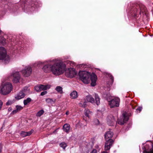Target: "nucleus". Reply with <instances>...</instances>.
Masks as SVG:
<instances>
[{
  "mask_svg": "<svg viewBox=\"0 0 153 153\" xmlns=\"http://www.w3.org/2000/svg\"><path fill=\"white\" fill-rule=\"evenodd\" d=\"M65 66L60 61H56L52 65L51 72L56 76L59 75L63 74L65 70Z\"/></svg>",
  "mask_w": 153,
  "mask_h": 153,
  "instance_id": "1",
  "label": "nucleus"
},
{
  "mask_svg": "<svg viewBox=\"0 0 153 153\" xmlns=\"http://www.w3.org/2000/svg\"><path fill=\"white\" fill-rule=\"evenodd\" d=\"M13 89L12 84L9 82H3L0 86V94L4 95L10 94Z\"/></svg>",
  "mask_w": 153,
  "mask_h": 153,
  "instance_id": "2",
  "label": "nucleus"
},
{
  "mask_svg": "<svg viewBox=\"0 0 153 153\" xmlns=\"http://www.w3.org/2000/svg\"><path fill=\"white\" fill-rule=\"evenodd\" d=\"M90 78L91 80V85L94 87L97 85L96 82L97 77L96 75L94 73H91L87 72V77Z\"/></svg>",
  "mask_w": 153,
  "mask_h": 153,
  "instance_id": "3",
  "label": "nucleus"
},
{
  "mask_svg": "<svg viewBox=\"0 0 153 153\" xmlns=\"http://www.w3.org/2000/svg\"><path fill=\"white\" fill-rule=\"evenodd\" d=\"M77 74L75 69L70 68L67 69L65 72V75L68 77L72 78L75 76Z\"/></svg>",
  "mask_w": 153,
  "mask_h": 153,
  "instance_id": "4",
  "label": "nucleus"
},
{
  "mask_svg": "<svg viewBox=\"0 0 153 153\" xmlns=\"http://www.w3.org/2000/svg\"><path fill=\"white\" fill-rule=\"evenodd\" d=\"M50 87L49 85H39L35 87V90L37 92L44 91L49 89Z\"/></svg>",
  "mask_w": 153,
  "mask_h": 153,
  "instance_id": "5",
  "label": "nucleus"
},
{
  "mask_svg": "<svg viewBox=\"0 0 153 153\" xmlns=\"http://www.w3.org/2000/svg\"><path fill=\"white\" fill-rule=\"evenodd\" d=\"M23 75L25 77H28L31 74L32 69L30 66L26 67L25 69L22 71Z\"/></svg>",
  "mask_w": 153,
  "mask_h": 153,
  "instance_id": "6",
  "label": "nucleus"
},
{
  "mask_svg": "<svg viewBox=\"0 0 153 153\" xmlns=\"http://www.w3.org/2000/svg\"><path fill=\"white\" fill-rule=\"evenodd\" d=\"M120 99L116 98L111 100L109 104L111 108L118 107L119 105Z\"/></svg>",
  "mask_w": 153,
  "mask_h": 153,
  "instance_id": "7",
  "label": "nucleus"
},
{
  "mask_svg": "<svg viewBox=\"0 0 153 153\" xmlns=\"http://www.w3.org/2000/svg\"><path fill=\"white\" fill-rule=\"evenodd\" d=\"M79 75L81 81L84 83H86V71H79Z\"/></svg>",
  "mask_w": 153,
  "mask_h": 153,
  "instance_id": "8",
  "label": "nucleus"
},
{
  "mask_svg": "<svg viewBox=\"0 0 153 153\" xmlns=\"http://www.w3.org/2000/svg\"><path fill=\"white\" fill-rule=\"evenodd\" d=\"M128 119V117L126 116L124 114H123L122 116L121 117L120 119H118L117 123L121 125L123 124L124 123L127 121Z\"/></svg>",
  "mask_w": 153,
  "mask_h": 153,
  "instance_id": "9",
  "label": "nucleus"
},
{
  "mask_svg": "<svg viewBox=\"0 0 153 153\" xmlns=\"http://www.w3.org/2000/svg\"><path fill=\"white\" fill-rule=\"evenodd\" d=\"M106 142L105 145V150H108L110 149L114 142L113 140H105Z\"/></svg>",
  "mask_w": 153,
  "mask_h": 153,
  "instance_id": "10",
  "label": "nucleus"
},
{
  "mask_svg": "<svg viewBox=\"0 0 153 153\" xmlns=\"http://www.w3.org/2000/svg\"><path fill=\"white\" fill-rule=\"evenodd\" d=\"M6 51L3 47H0V60L4 59L6 56Z\"/></svg>",
  "mask_w": 153,
  "mask_h": 153,
  "instance_id": "11",
  "label": "nucleus"
},
{
  "mask_svg": "<svg viewBox=\"0 0 153 153\" xmlns=\"http://www.w3.org/2000/svg\"><path fill=\"white\" fill-rule=\"evenodd\" d=\"M13 82L16 83L19 82L20 79V74L19 72H16L13 74Z\"/></svg>",
  "mask_w": 153,
  "mask_h": 153,
  "instance_id": "12",
  "label": "nucleus"
},
{
  "mask_svg": "<svg viewBox=\"0 0 153 153\" xmlns=\"http://www.w3.org/2000/svg\"><path fill=\"white\" fill-rule=\"evenodd\" d=\"M113 135V133L111 131L107 132L105 134V140H112L111 139Z\"/></svg>",
  "mask_w": 153,
  "mask_h": 153,
  "instance_id": "13",
  "label": "nucleus"
},
{
  "mask_svg": "<svg viewBox=\"0 0 153 153\" xmlns=\"http://www.w3.org/2000/svg\"><path fill=\"white\" fill-rule=\"evenodd\" d=\"M25 94L24 91H20L15 97V98L17 100H19L23 98L25 96Z\"/></svg>",
  "mask_w": 153,
  "mask_h": 153,
  "instance_id": "14",
  "label": "nucleus"
},
{
  "mask_svg": "<svg viewBox=\"0 0 153 153\" xmlns=\"http://www.w3.org/2000/svg\"><path fill=\"white\" fill-rule=\"evenodd\" d=\"M52 65L50 64H47L44 65L42 69L43 71L45 73H49L51 71Z\"/></svg>",
  "mask_w": 153,
  "mask_h": 153,
  "instance_id": "15",
  "label": "nucleus"
},
{
  "mask_svg": "<svg viewBox=\"0 0 153 153\" xmlns=\"http://www.w3.org/2000/svg\"><path fill=\"white\" fill-rule=\"evenodd\" d=\"M94 98L90 95H88L87 96V102H90L92 103L94 102Z\"/></svg>",
  "mask_w": 153,
  "mask_h": 153,
  "instance_id": "16",
  "label": "nucleus"
},
{
  "mask_svg": "<svg viewBox=\"0 0 153 153\" xmlns=\"http://www.w3.org/2000/svg\"><path fill=\"white\" fill-rule=\"evenodd\" d=\"M70 127V125L68 124H65L63 127L64 131L66 132H69Z\"/></svg>",
  "mask_w": 153,
  "mask_h": 153,
  "instance_id": "17",
  "label": "nucleus"
},
{
  "mask_svg": "<svg viewBox=\"0 0 153 153\" xmlns=\"http://www.w3.org/2000/svg\"><path fill=\"white\" fill-rule=\"evenodd\" d=\"M71 98L73 99L77 98L78 97V95L77 92L76 91H74L70 94Z\"/></svg>",
  "mask_w": 153,
  "mask_h": 153,
  "instance_id": "18",
  "label": "nucleus"
},
{
  "mask_svg": "<svg viewBox=\"0 0 153 153\" xmlns=\"http://www.w3.org/2000/svg\"><path fill=\"white\" fill-rule=\"evenodd\" d=\"M94 97L95 100V102L97 105H98L100 104V98L99 96L97 94H95Z\"/></svg>",
  "mask_w": 153,
  "mask_h": 153,
  "instance_id": "19",
  "label": "nucleus"
},
{
  "mask_svg": "<svg viewBox=\"0 0 153 153\" xmlns=\"http://www.w3.org/2000/svg\"><path fill=\"white\" fill-rule=\"evenodd\" d=\"M60 94H62L63 93L62 88L60 86H57L55 89Z\"/></svg>",
  "mask_w": 153,
  "mask_h": 153,
  "instance_id": "20",
  "label": "nucleus"
},
{
  "mask_svg": "<svg viewBox=\"0 0 153 153\" xmlns=\"http://www.w3.org/2000/svg\"><path fill=\"white\" fill-rule=\"evenodd\" d=\"M31 99L30 98H27L26 100H24V104L25 105H27L31 101Z\"/></svg>",
  "mask_w": 153,
  "mask_h": 153,
  "instance_id": "21",
  "label": "nucleus"
},
{
  "mask_svg": "<svg viewBox=\"0 0 153 153\" xmlns=\"http://www.w3.org/2000/svg\"><path fill=\"white\" fill-rule=\"evenodd\" d=\"M44 112V111L43 110H41L37 113L36 116L37 117H40L43 114Z\"/></svg>",
  "mask_w": 153,
  "mask_h": 153,
  "instance_id": "22",
  "label": "nucleus"
},
{
  "mask_svg": "<svg viewBox=\"0 0 153 153\" xmlns=\"http://www.w3.org/2000/svg\"><path fill=\"white\" fill-rule=\"evenodd\" d=\"M60 146L63 148L64 149H65V147L67 146L66 143L65 142H62L60 144Z\"/></svg>",
  "mask_w": 153,
  "mask_h": 153,
  "instance_id": "23",
  "label": "nucleus"
},
{
  "mask_svg": "<svg viewBox=\"0 0 153 153\" xmlns=\"http://www.w3.org/2000/svg\"><path fill=\"white\" fill-rule=\"evenodd\" d=\"M45 101L46 102L48 103H52L54 102L52 99L49 98L46 99Z\"/></svg>",
  "mask_w": 153,
  "mask_h": 153,
  "instance_id": "24",
  "label": "nucleus"
},
{
  "mask_svg": "<svg viewBox=\"0 0 153 153\" xmlns=\"http://www.w3.org/2000/svg\"><path fill=\"white\" fill-rule=\"evenodd\" d=\"M16 109L19 111L23 108V107L21 106L17 105L16 106Z\"/></svg>",
  "mask_w": 153,
  "mask_h": 153,
  "instance_id": "25",
  "label": "nucleus"
},
{
  "mask_svg": "<svg viewBox=\"0 0 153 153\" xmlns=\"http://www.w3.org/2000/svg\"><path fill=\"white\" fill-rule=\"evenodd\" d=\"M26 134V132L22 131L21 133V135L22 137H25L27 136Z\"/></svg>",
  "mask_w": 153,
  "mask_h": 153,
  "instance_id": "26",
  "label": "nucleus"
},
{
  "mask_svg": "<svg viewBox=\"0 0 153 153\" xmlns=\"http://www.w3.org/2000/svg\"><path fill=\"white\" fill-rule=\"evenodd\" d=\"M26 132L27 133V136H29L33 132L32 131H30L29 132Z\"/></svg>",
  "mask_w": 153,
  "mask_h": 153,
  "instance_id": "27",
  "label": "nucleus"
},
{
  "mask_svg": "<svg viewBox=\"0 0 153 153\" xmlns=\"http://www.w3.org/2000/svg\"><path fill=\"white\" fill-rule=\"evenodd\" d=\"M47 93V91H43L41 93V96H43L45 95V94H46Z\"/></svg>",
  "mask_w": 153,
  "mask_h": 153,
  "instance_id": "28",
  "label": "nucleus"
},
{
  "mask_svg": "<svg viewBox=\"0 0 153 153\" xmlns=\"http://www.w3.org/2000/svg\"><path fill=\"white\" fill-rule=\"evenodd\" d=\"M12 103V102L10 101H8L6 103V105H8L11 104Z\"/></svg>",
  "mask_w": 153,
  "mask_h": 153,
  "instance_id": "29",
  "label": "nucleus"
},
{
  "mask_svg": "<svg viewBox=\"0 0 153 153\" xmlns=\"http://www.w3.org/2000/svg\"><path fill=\"white\" fill-rule=\"evenodd\" d=\"M19 112V111L16 109L15 110H14L12 112L11 114H14L17 113V112Z\"/></svg>",
  "mask_w": 153,
  "mask_h": 153,
  "instance_id": "30",
  "label": "nucleus"
},
{
  "mask_svg": "<svg viewBox=\"0 0 153 153\" xmlns=\"http://www.w3.org/2000/svg\"><path fill=\"white\" fill-rule=\"evenodd\" d=\"M2 105H3V102L1 100H0V111L1 109Z\"/></svg>",
  "mask_w": 153,
  "mask_h": 153,
  "instance_id": "31",
  "label": "nucleus"
},
{
  "mask_svg": "<svg viewBox=\"0 0 153 153\" xmlns=\"http://www.w3.org/2000/svg\"><path fill=\"white\" fill-rule=\"evenodd\" d=\"M2 149V144H0V153H1Z\"/></svg>",
  "mask_w": 153,
  "mask_h": 153,
  "instance_id": "32",
  "label": "nucleus"
},
{
  "mask_svg": "<svg viewBox=\"0 0 153 153\" xmlns=\"http://www.w3.org/2000/svg\"><path fill=\"white\" fill-rule=\"evenodd\" d=\"M97 152L96 149H93L90 153H97Z\"/></svg>",
  "mask_w": 153,
  "mask_h": 153,
  "instance_id": "33",
  "label": "nucleus"
},
{
  "mask_svg": "<svg viewBox=\"0 0 153 153\" xmlns=\"http://www.w3.org/2000/svg\"><path fill=\"white\" fill-rule=\"evenodd\" d=\"M142 108L141 107H139L138 108H137V111H139V112H140L142 110Z\"/></svg>",
  "mask_w": 153,
  "mask_h": 153,
  "instance_id": "34",
  "label": "nucleus"
},
{
  "mask_svg": "<svg viewBox=\"0 0 153 153\" xmlns=\"http://www.w3.org/2000/svg\"><path fill=\"white\" fill-rule=\"evenodd\" d=\"M85 102H84V105H82V103H80V105H82V106H83V107H84V108H85Z\"/></svg>",
  "mask_w": 153,
  "mask_h": 153,
  "instance_id": "35",
  "label": "nucleus"
},
{
  "mask_svg": "<svg viewBox=\"0 0 153 153\" xmlns=\"http://www.w3.org/2000/svg\"><path fill=\"white\" fill-rule=\"evenodd\" d=\"M69 114V111H67L66 112V114L67 115H68Z\"/></svg>",
  "mask_w": 153,
  "mask_h": 153,
  "instance_id": "36",
  "label": "nucleus"
},
{
  "mask_svg": "<svg viewBox=\"0 0 153 153\" xmlns=\"http://www.w3.org/2000/svg\"><path fill=\"white\" fill-rule=\"evenodd\" d=\"M101 153H107L106 152H103Z\"/></svg>",
  "mask_w": 153,
  "mask_h": 153,
  "instance_id": "37",
  "label": "nucleus"
},
{
  "mask_svg": "<svg viewBox=\"0 0 153 153\" xmlns=\"http://www.w3.org/2000/svg\"><path fill=\"white\" fill-rule=\"evenodd\" d=\"M88 112H90V111H89L87 110V112H88V113H88Z\"/></svg>",
  "mask_w": 153,
  "mask_h": 153,
  "instance_id": "38",
  "label": "nucleus"
},
{
  "mask_svg": "<svg viewBox=\"0 0 153 153\" xmlns=\"http://www.w3.org/2000/svg\"><path fill=\"white\" fill-rule=\"evenodd\" d=\"M90 116V115H87H87H86V116L87 117V116H88V117H89Z\"/></svg>",
  "mask_w": 153,
  "mask_h": 153,
  "instance_id": "39",
  "label": "nucleus"
},
{
  "mask_svg": "<svg viewBox=\"0 0 153 153\" xmlns=\"http://www.w3.org/2000/svg\"><path fill=\"white\" fill-rule=\"evenodd\" d=\"M108 124H109V125H110L111 126H112L113 125V124H112V125H110L109 123V122H108Z\"/></svg>",
  "mask_w": 153,
  "mask_h": 153,
  "instance_id": "40",
  "label": "nucleus"
},
{
  "mask_svg": "<svg viewBox=\"0 0 153 153\" xmlns=\"http://www.w3.org/2000/svg\"><path fill=\"white\" fill-rule=\"evenodd\" d=\"M83 65H80V67H82V66Z\"/></svg>",
  "mask_w": 153,
  "mask_h": 153,
  "instance_id": "41",
  "label": "nucleus"
},
{
  "mask_svg": "<svg viewBox=\"0 0 153 153\" xmlns=\"http://www.w3.org/2000/svg\"><path fill=\"white\" fill-rule=\"evenodd\" d=\"M10 110H11V109H10V108H9V109H8V110L9 111H10Z\"/></svg>",
  "mask_w": 153,
  "mask_h": 153,
  "instance_id": "42",
  "label": "nucleus"
},
{
  "mask_svg": "<svg viewBox=\"0 0 153 153\" xmlns=\"http://www.w3.org/2000/svg\"><path fill=\"white\" fill-rule=\"evenodd\" d=\"M89 114H91V113H90Z\"/></svg>",
  "mask_w": 153,
  "mask_h": 153,
  "instance_id": "43",
  "label": "nucleus"
},
{
  "mask_svg": "<svg viewBox=\"0 0 153 153\" xmlns=\"http://www.w3.org/2000/svg\"><path fill=\"white\" fill-rule=\"evenodd\" d=\"M85 115H86V112H85Z\"/></svg>",
  "mask_w": 153,
  "mask_h": 153,
  "instance_id": "44",
  "label": "nucleus"
}]
</instances>
